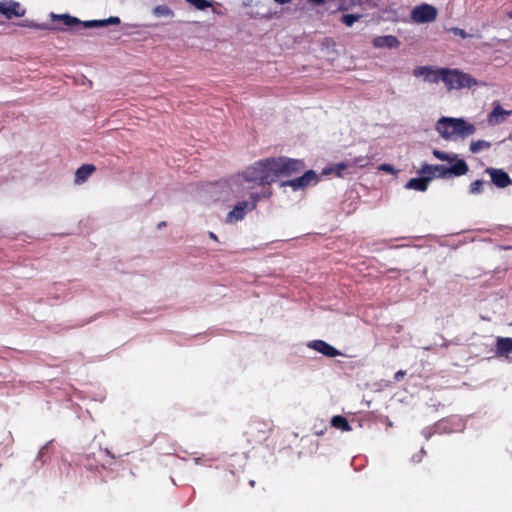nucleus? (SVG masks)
<instances>
[{
	"label": "nucleus",
	"instance_id": "nucleus-1",
	"mask_svg": "<svg viewBox=\"0 0 512 512\" xmlns=\"http://www.w3.org/2000/svg\"><path fill=\"white\" fill-rule=\"evenodd\" d=\"M436 130L442 138L450 140L454 136L469 137L476 132V127L462 118L442 117L436 123Z\"/></svg>",
	"mask_w": 512,
	"mask_h": 512
},
{
	"label": "nucleus",
	"instance_id": "nucleus-2",
	"mask_svg": "<svg viewBox=\"0 0 512 512\" xmlns=\"http://www.w3.org/2000/svg\"><path fill=\"white\" fill-rule=\"evenodd\" d=\"M244 172L251 184H271L277 179L274 158L258 161L247 167Z\"/></svg>",
	"mask_w": 512,
	"mask_h": 512
},
{
	"label": "nucleus",
	"instance_id": "nucleus-3",
	"mask_svg": "<svg viewBox=\"0 0 512 512\" xmlns=\"http://www.w3.org/2000/svg\"><path fill=\"white\" fill-rule=\"evenodd\" d=\"M444 85L448 91L461 90L464 88H473L475 86L484 85L470 74L462 72L458 69L445 68Z\"/></svg>",
	"mask_w": 512,
	"mask_h": 512
},
{
	"label": "nucleus",
	"instance_id": "nucleus-4",
	"mask_svg": "<svg viewBox=\"0 0 512 512\" xmlns=\"http://www.w3.org/2000/svg\"><path fill=\"white\" fill-rule=\"evenodd\" d=\"M468 172V166L464 160H457L450 167L443 165H429L424 164L421 167L420 173L427 175L429 180L433 177L446 178L449 176H462Z\"/></svg>",
	"mask_w": 512,
	"mask_h": 512
},
{
	"label": "nucleus",
	"instance_id": "nucleus-5",
	"mask_svg": "<svg viewBox=\"0 0 512 512\" xmlns=\"http://www.w3.org/2000/svg\"><path fill=\"white\" fill-rule=\"evenodd\" d=\"M51 20H61L63 23L67 26H74L81 24L84 28H101L106 27L108 25H118L120 24V18L119 17H109L107 19L103 20H88V21H81L78 18L71 16L69 14H50Z\"/></svg>",
	"mask_w": 512,
	"mask_h": 512
},
{
	"label": "nucleus",
	"instance_id": "nucleus-6",
	"mask_svg": "<svg viewBox=\"0 0 512 512\" xmlns=\"http://www.w3.org/2000/svg\"><path fill=\"white\" fill-rule=\"evenodd\" d=\"M274 167L276 178L289 177L304 170L305 165L302 161L285 157L274 158Z\"/></svg>",
	"mask_w": 512,
	"mask_h": 512
},
{
	"label": "nucleus",
	"instance_id": "nucleus-7",
	"mask_svg": "<svg viewBox=\"0 0 512 512\" xmlns=\"http://www.w3.org/2000/svg\"><path fill=\"white\" fill-rule=\"evenodd\" d=\"M444 74L445 68L435 69L429 66H418L413 70V75L415 77H422L425 82L431 84L444 82Z\"/></svg>",
	"mask_w": 512,
	"mask_h": 512
},
{
	"label": "nucleus",
	"instance_id": "nucleus-8",
	"mask_svg": "<svg viewBox=\"0 0 512 512\" xmlns=\"http://www.w3.org/2000/svg\"><path fill=\"white\" fill-rule=\"evenodd\" d=\"M252 202L247 201L238 202L234 208L227 214L226 223L233 224L244 219L247 211H251L256 207L258 196H252Z\"/></svg>",
	"mask_w": 512,
	"mask_h": 512
},
{
	"label": "nucleus",
	"instance_id": "nucleus-9",
	"mask_svg": "<svg viewBox=\"0 0 512 512\" xmlns=\"http://www.w3.org/2000/svg\"><path fill=\"white\" fill-rule=\"evenodd\" d=\"M225 188L228 194H231L233 197H238L246 190L252 188V185L245 177V172H243L242 174L230 178L229 181L225 183Z\"/></svg>",
	"mask_w": 512,
	"mask_h": 512
},
{
	"label": "nucleus",
	"instance_id": "nucleus-10",
	"mask_svg": "<svg viewBox=\"0 0 512 512\" xmlns=\"http://www.w3.org/2000/svg\"><path fill=\"white\" fill-rule=\"evenodd\" d=\"M437 17V9L428 4H422L416 6L411 11V19L415 23H427L432 22Z\"/></svg>",
	"mask_w": 512,
	"mask_h": 512
},
{
	"label": "nucleus",
	"instance_id": "nucleus-11",
	"mask_svg": "<svg viewBox=\"0 0 512 512\" xmlns=\"http://www.w3.org/2000/svg\"><path fill=\"white\" fill-rule=\"evenodd\" d=\"M319 181V176L313 171L309 170L305 174L295 179L284 181L281 186H290L293 190L305 189L306 187L316 185Z\"/></svg>",
	"mask_w": 512,
	"mask_h": 512
},
{
	"label": "nucleus",
	"instance_id": "nucleus-12",
	"mask_svg": "<svg viewBox=\"0 0 512 512\" xmlns=\"http://www.w3.org/2000/svg\"><path fill=\"white\" fill-rule=\"evenodd\" d=\"M0 13L11 19L12 17L24 16L25 9L22 8L19 2L8 0L0 2Z\"/></svg>",
	"mask_w": 512,
	"mask_h": 512
},
{
	"label": "nucleus",
	"instance_id": "nucleus-13",
	"mask_svg": "<svg viewBox=\"0 0 512 512\" xmlns=\"http://www.w3.org/2000/svg\"><path fill=\"white\" fill-rule=\"evenodd\" d=\"M485 172L490 175L492 182L500 188H504L511 183L509 175L502 169L487 168Z\"/></svg>",
	"mask_w": 512,
	"mask_h": 512
},
{
	"label": "nucleus",
	"instance_id": "nucleus-14",
	"mask_svg": "<svg viewBox=\"0 0 512 512\" xmlns=\"http://www.w3.org/2000/svg\"><path fill=\"white\" fill-rule=\"evenodd\" d=\"M308 347L328 357H336L340 355V352L336 348L322 340L311 341L309 342Z\"/></svg>",
	"mask_w": 512,
	"mask_h": 512
},
{
	"label": "nucleus",
	"instance_id": "nucleus-15",
	"mask_svg": "<svg viewBox=\"0 0 512 512\" xmlns=\"http://www.w3.org/2000/svg\"><path fill=\"white\" fill-rule=\"evenodd\" d=\"M510 114L511 111L504 110L500 105H497L488 115V123L491 125H499L504 122Z\"/></svg>",
	"mask_w": 512,
	"mask_h": 512
},
{
	"label": "nucleus",
	"instance_id": "nucleus-16",
	"mask_svg": "<svg viewBox=\"0 0 512 512\" xmlns=\"http://www.w3.org/2000/svg\"><path fill=\"white\" fill-rule=\"evenodd\" d=\"M373 45L376 48H397L400 42L395 36L386 35L374 38Z\"/></svg>",
	"mask_w": 512,
	"mask_h": 512
},
{
	"label": "nucleus",
	"instance_id": "nucleus-17",
	"mask_svg": "<svg viewBox=\"0 0 512 512\" xmlns=\"http://www.w3.org/2000/svg\"><path fill=\"white\" fill-rule=\"evenodd\" d=\"M95 169V166L92 164L82 165L75 172L74 183L76 185L84 183L93 174Z\"/></svg>",
	"mask_w": 512,
	"mask_h": 512
},
{
	"label": "nucleus",
	"instance_id": "nucleus-18",
	"mask_svg": "<svg viewBox=\"0 0 512 512\" xmlns=\"http://www.w3.org/2000/svg\"><path fill=\"white\" fill-rule=\"evenodd\" d=\"M496 348L497 355L508 358L512 354V338H498Z\"/></svg>",
	"mask_w": 512,
	"mask_h": 512
},
{
	"label": "nucleus",
	"instance_id": "nucleus-19",
	"mask_svg": "<svg viewBox=\"0 0 512 512\" xmlns=\"http://www.w3.org/2000/svg\"><path fill=\"white\" fill-rule=\"evenodd\" d=\"M428 182L429 178H413L407 182L406 188L418 191H426Z\"/></svg>",
	"mask_w": 512,
	"mask_h": 512
},
{
	"label": "nucleus",
	"instance_id": "nucleus-20",
	"mask_svg": "<svg viewBox=\"0 0 512 512\" xmlns=\"http://www.w3.org/2000/svg\"><path fill=\"white\" fill-rule=\"evenodd\" d=\"M491 147V143L486 140H477L470 143V151L472 153H479L483 150H487Z\"/></svg>",
	"mask_w": 512,
	"mask_h": 512
},
{
	"label": "nucleus",
	"instance_id": "nucleus-21",
	"mask_svg": "<svg viewBox=\"0 0 512 512\" xmlns=\"http://www.w3.org/2000/svg\"><path fill=\"white\" fill-rule=\"evenodd\" d=\"M433 155L441 160V161H446V162H449V163H455L458 159V155L457 154H449V153H446V152H443V151H440V150H433Z\"/></svg>",
	"mask_w": 512,
	"mask_h": 512
},
{
	"label": "nucleus",
	"instance_id": "nucleus-22",
	"mask_svg": "<svg viewBox=\"0 0 512 512\" xmlns=\"http://www.w3.org/2000/svg\"><path fill=\"white\" fill-rule=\"evenodd\" d=\"M331 424L333 427H335L337 429H341L343 431L351 430V427H350L348 421L346 420V418H344L342 416H334L331 420Z\"/></svg>",
	"mask_w": 512,
	"mask_h": 512
},
{
	"label": "nucleus",
	"instance_id": "nucleus-23",
	"mask_svg": "<svg viewBox=\"0 0 512 512\" xmlns=\"http://www.w3.org/2000/svg\"><path fill=\"white\" fill-rule=\"evenodd\" d=\"M153 14L156 17H173V11L166 5H158L154 7Z\"/></svg>",
	"mask_w": 512,
	"mask_h": 512
},
{
	"label": "nucleus",
	"instance_id": "nucleus-24",
	"mask_svg": "<svg viewBox=\"0 0 512 512\" xmlns=\"http://www.w3.org/2000/svg\"><path fill=\"white\" fill-rule=\"evenodd\" d=\"M352 164L350 163H345V162H342V163H339L337 165H335L334 167H331V168H327L323 171L324 174H330L332 172H335L339 177H342L343 176V173L342 171L347 169L348 167H350Z\"/></svg>",
	"mask_w": 512,
	"mask_h": 512
},
{
	"label": "nucleus",
	"instance_id": "nucleus-25",
	"mask_svg": "<svg viewBox=\"0 0 512 512\" xmlns=\"http://www.w3.org/2000/svg\"><path fill=\"white\" fill-rule=\"evenodd\" d=\"M364 15L362 13L346 14L341 18L342 23L346 26L351 27L356 21L361 19Z\"/></svg>",
	"mask_w": 512,
	"mask_h": 512
},
{
	"label": "nucleus",
	"instance_id": "nucleus-26",
	"mask_svg": "<svg viewBox=\"0 0 512 512\" xmlns=\"http://www.w3.org/2000/svg\"><path fill=\"white\" fill-rule=\"evenodd\" d=\"M189 4L193 5L198 10H205L211 6L208 0H186Z\"/></svg>",
	"mask_w": 512,
	"mask_h": 512
},
{
	"label": "nucleus",
	"instance_id": "nucleus-27",
	"mask_svg": "<svg viewBox=\"0 0 512 512\" xmlns=\"http://www.w3.org/2000/svg\"><path fill=\"white\" fill-rule=\"evenodd\" d=\"M484 181L483 180H476L471 183L470 185V193L471 194H480L483 190Z\"/></svg>",
	"mask_w": 512,
	"mask_h": 512
},
{
	"label": "nucleus",
	"instance_id": "nucleus-28",
	"mask_svg": "<svg viewBox=\"0 0 512 512\" xmlns=\"http://www.w3.org/2000/svg\"><path fill=\"white\" fill-rule=\"evenodd\" d=\"M361 4V0H358L357 2L351 0V1H344L340 7H339V10L341 11H349V10H352L356 4Z\"/></svg>",
	"mask_w": 512,
	"mask_h": 512
},
{
	"label": "nucleus",
	"instance_id": "nucleus-29",
	"mask_svg": "<svg viewBox=\"0 0 512 512\" xmlns=\"http://www.w3.org/2000/svg\"><path fill=\"white\" fill-rule=\"evenodd\" d=\"M451 31L454 33V35L460 36L462 38L468 37L467 33L463 29L455 27V28H452Z\"/></svg>",
	"mask_w": 512,
	"mask_h": 512
},
{
	"label": "nucleus",
	"instance_id": "nucleus-30",
	"mask_svg": "<svg viewBox=\"0 0 512 512\" xmlns=\"http://www.w3.org/2000/svg\"><path fill=\"white\" fill-rule=\"evenodd\" d=\"M379 169L382 171L388 172V173H392V174L395 173L394 167L389 164H382L379 166Z\"/></svg>",
	"mask_w": 512,
	"mask_h": 512
},
{
	"label": "nucleus",
	"instance_id": "nucleus-31",
	"mask_svg": "<svg viewBox=\"0 0 512 512\" xmlns=\"http://www.w3.org/2000/svg\"><path fill=\"white\" fill-rule=\"evenodd\" d=\"M405 375V372L400 370L395 374V379L398 381Z\"/></svg>",
	"mask_w": 512,
	"mask_h": 512
},
{
	"label": "nucleus",
	"instance_id": "nucleus-32",
	"mask_svg": "<svg viewBox=\"0 0 512 512\" xmlns=\"http://www.w3.org/2000/svg\"><path fill=\"white\" fill-rule=\"evenodd\" d=\"M308 1L313 4L320 5V4H324L327 0H308Z\"/></svg>",
	"mask_w": 512,
	"mask_h": 512
},
{
	"label": "nucleus",
	"instance_id": "nucleus-33",
	"mask_svg": "<svg viewBox=\"0 0 512 512\" xmlns=\"http://www.w3.org/2000/svg\"><path fill=\"white\" fill-rule=\"evenodd\" d=\"M353 165H359V166H361V167H362V166H364L365 164H364V163H362V160H361V159H355V160L353 161Z\"/></svg>",
	"mask_w": 512,
	"mask_h": 512
},
{
	"label": "nucleus",
	"instance_id": "nucleus-34",
	"mask_svg": "<svg viewBox=\"0 0 512 512\" xmlns=\"http://www.w3.org/2000/svg\"><path fill=\"white\" fill-rule=\"evenodd\" d=\"M274 1L279 4H286V3H289L291 0H274Z\"/></svg>",
	"mask_w": 512,
	"mask_h": 512
},
{
	"label": "nucleus",
	"instance_id": "nucleus-35",
	"mask_svg": "<svg viewBox=\"0 0 512 512\" xmlns=\"http://www.w3.org/2000/svg\"><path fill=\"white\" fill-rule=\"evenodd\" d=\"M209 237L215 241H217V236L213 232H209Z\"/></svg>",
	"mask_w": 512,
	"mask_h": 512
},
{
	"label": "nucleus",
	"instance_id": "nucleus-36",
	"mask_svg": "<svg viewBox=\"0 0 512 512\" xmlns=\"http://www.w3.org/2000/svg\"><path fill=\"white\" fill-rule=\"evenodd\" d=\"M228 199H229V196H228V195H227V196H225V197H223V200H228Z\"/></svg>",
	"mask_w": 512,
	"mask_h": 512
},
{
	"label": "nucleus",
	"instance_id": "nucleus-37",
	"mask_svg": "<svg viewBox=\"0 0 512 512\" xmlns=\"http://www.w3.org/2000/svg\"><path fill=\"white\" fill-rule=\"evenodd\" d=\"M254 484H255V482H254V481H251V482H250V485H251V486H254Z\"/></svg>",
	"mask_w": 512,
	"mask_h": 512
}]
</instances>
